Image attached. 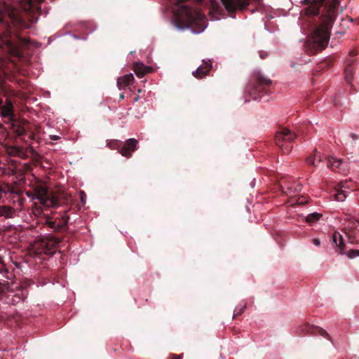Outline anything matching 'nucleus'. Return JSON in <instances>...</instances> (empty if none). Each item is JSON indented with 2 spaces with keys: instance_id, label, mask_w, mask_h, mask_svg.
<instances>
[{
  "instance_id": "f257e3e1",
  "label": "nucleus",
  "mask_w": 359,
  "mask_h": 359,
  "mask_svg": "<svg viewBox=\"0 0 359 359\" xmlns=\"http://www.w3.org/2000/svg\"><path fill=\"white\" fill-rule=\"evenodd\" d=\"M339 0H333L331 8L322 19L320 26L313 32L311 42L314 44L315 48H323L326 46L330 39V31L335 18V11L337 9Z\"/></svg>"
},
{
  "instance_id": "f03ea898",
  "label": "nucleus",
  "mask_w": 359,
  "mask_h": 359,
  "mask_svg": "<svg viewBox=\"0 0 359 359\" xmlns=\"http://www.w3.org/2000/svg\"><path fill=\"white\" fill-rule=\"evenodd\" d=\"M178 20L185 24V28H190L194 34L203 32L208 27L204 13L198 9L187 6H182L180 8Z\"/></svg>"
},
{
  "instance_id": "7ed1b4c3",
  "label": "nucleus",
  "mask_w": 359,
  "mask_h": 359,
  "mask_svg": "<svg viewBox=\"0 0 359 359\" xmlns=\"http://www.w3.org/2000/svg\"><path fill=\"white\" fill-rule=\"evenodd\" d=\"M60 241L53 236L42 237L36 239L32 245L31 254L34 257L46 255L52 256L55 254V248Z\"/></svg>"
},
{
  "instance_id": "20e7f679",
  "label": "nucleus",
  "mask_w": 359,
  "mask_h": 359,
  "mask_svg": "<svg viewBox=\"0 0 359 359\" xmlns=\"http://www.w3.org/2000/svg\"><path fill=\"white\" fill-rule=\"evenodd\" d=\"M32 189L36 194V198L42 205L47 208H57L59 206L57 199L49 196L48 189L45 185L38 183L32 185Z\"/></svg>"
},
{
  "instance_id": "39448f33",
  "label": "nucleus",
  "mask_w": 359,
  "mask_h": 359,
  "mask_svg": "<svg viewBox=\"0 0 359 359\" xmlns=\"http://www.w3.org/2000/svg\"><path fill=\"white\" fill-rule=\"evenodd\" d=\"M296 135L290 130L284 128L278 132L276 135V144L283 153H289L292 149L291 142L295 139Z\"/></svg>"
},
{
  "instance_id": "423d86ee",
  "label": "nucleus",
  "mask_w": 359,
  "mask_h": 359,
  "mask_svg": "<svg viewBox=\"0 0 359 359\" xmlns=\"http://www.w3.org/2000/svg\"><path fill=\"white\" fill-rule=\"evenodd\" d=\"M324 0H303L302 2L306 5L304 12L306 15H317L320 13V8L323 4Z\"/></svg>"
},
{
  "instance_id": "0eeeda50",
  "label": "nucleus",
  "mask_w": 359,
  "mask_h": 359,
  "mask_svg": "<svg viewBox=\"0 0 359 359\" xmlns=\"http://www.w3.org/2000/svg\"><path fill=\"white\" fill-rule=\"evenodd\" d=\"M222 3L229 12L243 10L248 5V0H222Z\"/></svg>"
},
{
  "instance_id": "6e6552de",
  "label": "nucleus",
  "mask_w": 359,
  "mask_h": 359,
  "mask_svg": "<svg viewBox=\"0 0 359 359\" xmlns=\"http://www.w3.org/2000/svg\"><path fill=\"white\" fill-rule=\"evenodd\" d=\"M327 166L330 167L332 170L338 169L339 172L343 174H345L348 170L346 162L333 156H329L327 158Z\"/></svg>"
},
{
  "instance_id": "1a4fd4ad",
  "label": "nucleus",
  "mask_w": 359,
  "mask_h": 359,
  "mask_svg": "<svg viewBox=\"0 0 359 359\" xmlns=\"http://www.w3.org/2000/svg\"><path fill=\"white\" fill-rule=\"evenodd\" d=\"M137 147V141L134 138L128 139L126 141L125 144L121 149L120 153L123 156L129 158L131 156Z\"/></svg>"
},
{
  "instance_id": "9d476101",
  "label": "nucleus",
  "mask_w": 359,
  "mask_h": 359,
  "mask_svg": "<svg viewBox=\"0 0 359 359\" xmlns=\"http://www.w3.org/2000/svg\"><path fill=\"white\" fill-rule=\"evenodd\" d=\"M0 107L1 114L3 117L8 118L9 120L13 118V104L10 100H6L5 104L1 105V100H0Z\"/></svg>"
},
{
  "instance_id": "9b49d317",
  "label": "nucleus",
  "mask_w": 359,
  "mask_h": 359,
  "mask_svg": "<svg viewBox=\"0 0 359 359\" xmlns=\"http://www.w3.org/2000/svg\"><path fill=\"white\" fill-rule=\"evenodd\" d=\"M134 81V76L132 73L128 74L123 76L118 77L117 79V86L118 88L121 89H125L128 86H129Z\"/></svg>"
},
{
  "instance_id": "f8f14e48",
  "label": "nucleus",
  "mask_w": 359,
  "mask_h": 359,
  "mask_svg": "<svg viewBox=\"0 0 359 359\" xmlns=\"http://www.w3.org/2000/svg\"><path fill=\"white\" fill-rule=\"evenodd\" d=\"M211 67L210 61L204 62V65L199 66L192 72V74L196 78L201 79L207 74Z\"/></svg>"
},
{
  "instance_id": "ddd939ff",
  "label": "nucleus",
  "mask_w": 359,
  "mask_h": 359,
  "mask_svg": "<svg viewBox=\"0 0 359 359\" xmlns=\"http://www.w3.org/2000/svg\"><path fill=\"white\" fill-rule=\"evenodd\" d=\"M332 242L337 246L339 252L344 255L345 245L342 235L339 232H335L332 236Z\"/></svg>"
},
{
  "instance_id": "4468645a",
  "label": "nucleus",
  "mask_w": 359,
  "mask_h": 359,
  "mask_svg": "<svg viewBox=\"0 0 359 359\" xmlns=\"http://www.w3.org/2000/svg\"><path fill=\"white\" fill-rule=\"evenodd\" d=\"M8 271L3 261L0 259V294L4 292L3 286L8 282Z\"/></svg>"
},
{
  "instance_id": "2eb2a0df",
  "label": "nucleus",
  "mask_w": 359,
  "mask_h": 359,
  "mask_svg": "<svg viewBox=\"0 0 359 359\" xmlns=\"http://www.w3.org/2000/svg\"><path fill=\"white\" fill-rule=\"evenodd\" d=\"M348 188L347 185V182H342L340 185V189L337 191L334 194V200L337 201L342 202L346 198V189Z\"/></svg>"
},
{
  "instance_id": "dca6fc26",
  "label": "nucleus",
  "mask_w": 359,
  "mask_h": 359,
  "mask_svg": "<svg viewBox=\"0 0 359 359\" xmlns=\"http://www.w3.org/2000/svg\"><path fill=\"white\" fill-rule=\"evenodd\" d=\"M15 215V210L13 208L7 205L0 206V217L6 218H12Z\"/></svg>"
},
{
  "instance_id": "f3484780",
  "label": "nucleus",
  "mask_w": 359,
  "mask_h": 359,
  "mask_svg": "<svg viewBox=\"0 0 359 359\" xmlns=\"http://www.w3.org/2000/svg\"><path fill=\"white\" fill-rule=\"evenodd\" d=\"M149 71V68L142 63H136L134 66V72L138 77H142Z\"/></svg>"
},
{
  "instance_id": "a211bd4d",
  "label": "nucleus",
  "mask_w": 359,
  "mask_h": 359,
  "mask_svg": "<svg viewBox=\"0 0 359 359\" xmlns=\"http://www.w3.org/2000/svg\"><path fill=\"white\" fill-rule=\"evenodd\" d=\"M8 16L11 19H15V13L14 11H8L0 6V22L4 23L6 17Z\"/></svg>"
},
{
  "instance_id": "6ab92c4d",
  "label": "nucleus",
  "mask_w": 359,
  "mask_h": 359,
  "mask_svg": "<svg viewBox=\"0 0 359 359\" xmlns=\"http://www.w3.org/2000/svg\"><path fill=\"white\" fill-rule=\"evenodd\" d=\"M321 161L322 158L320 153L316 151L307 158V163L313 166H318Z\"/></svg>"
},
{
  "instance_id": "aec40b11",
  "label": "nucleus",
  "mask_w": 359,
  "mask_h": 359,
  "mask_svg": "<svg viewBox=\"0 0 359 359\" xmlns=\"http://www.w3.org/2000/svg\"><path fill=\"white\" fill-rule=\"evenodd\" d=\"M346 230L348 232H346V233L348 236L349 233L353 232L354 231H359V221L355 219H350L346 226Z\"/></svg>"
},
{
  "instance_id": "412c9836",
  "label": "nucleus",
  "mask_w": 359,
  "mask_h": 359,
  "mask_svg": "<svg viewBox=\"0 0 359 359\" xmlns=\"http://www.w3.org/2000/svg\"><path fill=\"white\" fill-rule=\"evenodd\" d=\"M322 217V214L318 212H313L311 214H309L306 217V222L309 224L314 223L317 221H318Z\"/></svg>"
},
{
  "instance_id": "4be33fe9",
  "label": "nucleus",
  "mask_w": 359,
  "mask_h": 359,
  "mask_svg": "<svg viewBox=\"0 0 359 359\" xmlns=\"http://www.w3.org/2000/svg\"><path fill=\"white\" fill-rule=\"evenodd\" d=\"M255 76L261 85H269L271 83L270 79L264 77L259 72H255Z\"/></svg>"
},
{
  "instance_id": "5701e85b",
  "label": "nucleus",
  "mask_w": 359,
  "mask_h": 359,
  "mask_svg": "<svg viewBox=\"0 0 359 359\" xmlns=\"http://www.w3.org/2000/svg\"><path fill=\"white\" fill-rule=\"evenodd\" d=\"M13 192L12 187L6 184L0 183V199L8 193Z\"/></svg>"
},
{
  "instance_id": "b1692460",
  "label": "nucleus",
  "mask_w": 359,
  "mask_h": 359,
  "mask_svg": "<svg viewBox=\"0 0 359 359\" xmlns=\"http://www.w3.org/2000/svg\"><path fill=\"white\" fill-rule=\"evenodd\" d=\"M353 74V70L352 69H349V68L346 69L345 79L349 83L352 81Z\"/></svg>"
},
{
  "instance_id": "393cba45",
  "label": "nucleus",
  "mask_w": 359,
  "mask_h": 359,
  "mask_svg": "<svg viewBox=\"0 0 359 359\" xmlns=\"http://www.w3.org/2000/svg\"><path fill=\"white\" fill-rule=\"evenodd\" d=\"M346 255L350 259L359 257V250H350L347 252Z\"/></svg>"
},
{
  "instance_id": "a878e982",
  "label": "nucleus",
  "mask_w": 359,
  "mask_h": 359,
  "mask_svg": "<svg viewBox=\"0 0 359 359\" xmlns=\"http://www.w3.org/2000/svg\"><path fill=\"white\" fill-rule=\"evenodd\" d=\"M118 144L117 140H109L107 142V146L111 149H114L118 146Z\"/></svg>"
},
{
  "instance_id": "bb28decb",
  "label": "nucleus",
  "mask_w": 359,
  "mask_h": 359,
  "mask_svg": "<svg viewBox=\"0 0 359 359\" xmlns=\"http://www.w3.org/2000/svg\"><path fill=\"white\" fill-rule=\"evenodd\" d=\"M25 194H26V196H27L28 198H29L32 201L37 200V198H36V194H35V192H34H34H32V191H27L25 192Z\"/></svg>"
},
{
  "instance_id": "cd10ccee",
  "label": "nucleus",
  "mask_w": 359,
  "mask_h": 359,
  "mask_svg": "<svg viewBox=\"0 0 359 359\" xmlns=\"http://www.w3.org/2000/svg\"><path fill=\"white\" fill-rule=\"evenodd\" d=\"M245 308V305L242 308H240V309L238 307L236 308L234 310V316L241 315L243 313Z\"/></svg>"
},
{
  "instance_id": "c85d7f7f",
  "label": "nucleus",
  "mask_w": 359,
  "mask_h": 359,
  "mask_svg": "<svg viewBox=\"0 0 359 359\" xmlns=\"http://www.w3.org/2000/svg\"><path fill=\"white\" fill-rule=\"evenodd\" d=\"M15 133H16L17 135L22 136L25 133V130L23 128H18L15 130Z\"/></svg>"
},
{
  "instance_id": "c756f323",
  "label": "nucleus",
  "mask_w": 359,
  "mask_h": 359,
  "mask_svg": "<svg viewBox=\"0 0 359 359\" xmlns=\"http://www.w3.org/2000/svg\"><path fill=\"white\" fill-rule=\"evenodd\" d=\"M67 222H68V218L67 217H64L63 222H62V224L58 225V229H61L64 226L67 225Z\"/></svg>"
},
{
  "instance_id": "7c9ffc66",
  "label": "nucleus",
  "mask_w": 359,
  "mask_h": 359,
  "mask_svg": "<svg viewBox=\"0 0 359 359\" xmlns=\"http://www.w3.org/2000/svg\"><path fill=\"white\" fill-rule=\"evenodd\" d=\"M33 212L34 214H41V209L37 206L35 207V208L33 210Z\"/></svg>"
},
{
  "instance_id": "2f4dec72",
  "label": "nucleus",
  "mask_w": 359,
  "mask_h": 359,
  "mask_svg": "<svg viewBox=\"0 0 359 359\" xmlns=\"http://www.w3.org/2000/svg\"><path fill=\"white\" fill-rule=\"evenodd\" d=\"M182 355H172L169 359H182Z\"/></svg>"
},
{
  "instance_id": "473e14b6",
  "label": "nucleus",
  "mask_w": 359,
  "mask_h": 359,
  "mask_svg": "<svg viewBox=\"0 0 359 359\" xmlns=\"http://www.w3.org/2000/svg\"><path fill=\"white\" fill-rule=\"evenodd\" d=\"M313 244H314L315 245H316V246H319V245H320V240H319V239H318V238H315V239H313Z\"/></svg>"
},
{
  "instance_id": "72a5a7b5",
  "label": "nucleus",
  "mask_w": 359,
  "mask_h": 359,
  "mask_svg": "<svg viewBox=\"0 0 359 359\" xmlns=\"http://www.w3.org/2000/svg\"><path fill=\"white\" fill-rule=\"evenodd\" d=\"M50 139H51V140H58V139H59V137H58V136H57V135H51V136H50Z\"/></svg>"
},
{
  "instance_id": "f704fd0d",
  "label": "nucleus",
  "mask_w": 359,
  "mask_h": 359,
  "mask_svg": "<svg viewBox=\"0 0 359 359\" xmlns=\"http://www.w3.org/2000/svg\"><path fill=\"white\" fill-rule=\"evenodd\" d=\"M84 195L85 194H84L83 191H81V198L82 203H84Z\"/></svg>"
},
{
  "instance_id": "c9c22d12",
  "label": "nucleus",
  "mask_w": 359,
  "mask_h": 359,
  "mask_svg": "<svg viewBox=\"0 0 359 359\" xmlns=\"http://www.w3.org/2000/svg\"><path fill=\"white\" fill-rule=\"evenodd\" d=\"M176 27L180 30H182L184 28L183 26L179 25H176Z\"/></svg>"
},
{
  "instance_id": "e433bc0d",
  "label": "nucleus",
  "mask_w": 359,
  "mask_h": 359,
  "mask_svg": "<svg viewBox=\"0 0 359 359\" xmlns=\"http://www.w3.org/2000/svg\"><path fill=\"white\" fill-rule=\"evenodd\" d=\"M321 334H322V335H323V336H324V337H325V336H327V335H328V334L327 333V332H326V331H325V330H322V331H321Z\"/></svg>"
},
{
  "instance_id": "4c0bfd02",
  "label": "nucleus",
  "mask_w": 359,
  "mask_h": 359,
  "mask_svg": "<svg viewBox=\"0 0 359 359\" xmlns=\"http://www.w3.org/2000/svg\"><path fill=\"white\" fill-rule=\"evenodd\" d=\"M123 97H124V95H123V93H122V94H121V95H120V98H121V99H123Z\"/></svg>"
},
{
  "instance_id": "58836bf2",
  "label": "nucleus",
  "mask_w": 359,
  "mask_h": 359,
  "mask_svg": "<svg viewBox=\"0 0 359 359\" xmlns=\"http://www.w3.org/2000/svg\"><path fill=\"white\" fill-rule=\"evenodd\" d=\"M351 62H352V60H347V63L350 64Z\"/></svg>"
},
{
  "instance_id": "ea45409f",
  "label": "nucleus",
  "mask_w": 359,
  "mask_h": 359,
  "mask_svg": "<svg viewBox=\"0 0 359 359\" xmlns=\"http://www.w3.org/2000/svg\"><path fill=\"white\" fill-rule=\"evenodd\" d=\"M260 57H261L262 58H264L265 55H264L261 54V55H260Z\"/></svg>"
},
{
  "instance_id": "a19ab883",
  "label": "nucleus",
  "mask_w": 359,
  "mask_h": 359,
  "mask_svg": "<svg viewBox=\"0 0 359 359\" xmlns=\"http://www.w3.org/2000/svg\"><path fill=\"white\" fill-rule=\"evenodd\" d=\"M29 4L32 2V0H26Z\"/></svg>"
},
{
  "instance_id": "79ce46f5",
  "label": "nucleus",
  "mask_w": 359,
  "mask_h": 359,
  "mask_svg": "<svg viewBox=\"0 0 359 359\" xmlns=\"http://www.w3.org/2000/svg\"><path fill=\"white\" fill-rule=\"evenodd\" d=\"M137 100H138V97H137L135 100L137 101Z\"/></svg>"
}]
</instances>
